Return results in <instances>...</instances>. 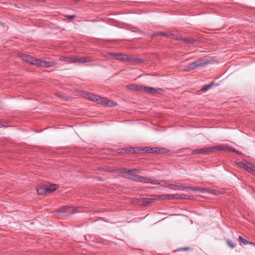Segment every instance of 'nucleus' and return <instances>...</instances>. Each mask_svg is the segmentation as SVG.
<instances>
[{
	"mask_svg": "<svg viewBox=\"0 0 255 255\" xmlns=\"http://www.w3.org/2000/svg\"><path fill=\"white\" fill-rule=\"evenodd\" d=\"M227 244L229 247H230L231 248L234 249L235 248V245L230 240H228L227 241Z\"/></svg>",
	"mask_w": 255,
	"mask_h": 255,
	"instance_id": "nucleus-23",
	"label": "nucleus"
},
{
	"mask_svg": "<svg viewBox=\"0 0 255 255\" xmlns=\"http://www.w3.org/2000/svg\"><path fill=\"white\" fill-rule=\"evenodd\" d=\"M19 56L23 61L35 65L36 61H36L37 59L34 58L32 56L25 54H20Z\"/></svg>",
	"mask_w": 255,
	"mask_h": 255,
	"instance_id": "nucleus-9",
	"label": "nucleus"
},
{
	"mask_svg": "<svg viewBox=\"0 0 255 255\" xmlns=\"http://www.w3.org/2000/svg\"><path fill=\"white\" fill-rule=\"evenodd\" d=\"M150 153H155L160 151L159 149L156 147L150 148V149H147Z\"/></svg>",
	"mask_w": 255,
	"mask_h": 255,
	"instance_id": "nucleus-22",
	"label": "nucleus"
},
{
	"mask_svg": "<svg viewBox=\"0 0 255 255\" xmlns=\"http://www.w3.org/2000/svg\"><path fill=\"white\" fill-rule=\"evenodd\" d=\"M164 35V36H167V35L165 34L164 33H159L156 34V35Z\"/></svg>",
	"mask_w": 255,
	"mask_h": 255,
	"instance_id": "nucleus-26",
	"label": "nucleus"
},
{
	"mask_svg": "<svg viewBox=\"0 0 255 255\" xmlns=\"http://www.w3.org/2000/svg\"><path fill=\"white\" fill-rule=\"evenodd\" d=\"M74 17H75L74 15L69 16V18H74Z\"/></svg>",
	"mask_w": 255,
	"mask_h": 255,
	"instance_id": "nucleus-29",
	"label": "nucleus"
},
{
	"mask_svg": "<svg viewBox=\"0 0 255 255\" xmlns=\"http://www.w3.org/2000/svg\"><path fill=\"white\" fill-rule=\"evenodd\" d=\"M238 241L240 243H243L244 245H248L249 244V242L246 239L243 238L241 236L239 237Z\"/></svg>",
	"mask_w": 255,
	"mask_h": 255,
	"instance_id": "nucleus-19",
	"label": "nucleus"
},
{
	"mask_svg": "<svg viewBox=\"0 0 255 255\" xmlns=\"http://www.w3.org/2000/svg\"><path fill=\"white\" fill-rule=\"evenodd\" d=\"M185 40H186V41H187V42H193V40H186V39Z\"/></svg>",
	"mask_w": 255,
	"mask_h": 255,
	"instance_id": "nucleus-28",
	"label": "nucleus"
},
{
	"mask_svg": "<svg viewBox=\"0 0 255 255\" xmlns=\"http://www.w3.org/2000/svg\"><path fill=\"white\" fill-rule=\"evenodd\" d=\"M214 151H220V150H228V151H232L234 152H236L238 154H241L240 152L237 151L234 148H233L229 147L228 146H227V145H224L223 144H220V145H218L217 146H214Z\"/></svg>",
	"mask_w": 255,
	"mask_h": 255,
	"instance_id": "nucleus-10",
	"label": "nucleus"
},
{
	"mask_svg": "<svg viewBox=\"0 0 255 255\" xmlns=\"http://www.w3.org/2000/svg\"><path fill=\"white\" fill-rule=\"evenodd\" d=\"M245 169L253 174H255V166L250 163H248Z\"/></svg>",
	"mask_w": 255,
	"mask_h": 255,
	"instance_id": "nucleus-13",
	"label": "nucleus"
},
{
	"mask_svg": "<svg viewBox=\"0 0 255 255\" xmlns=\"http://www.w3.org/2000/svg\"><path fill=\"white\" fill-rule=\"evenodd\" d=\"M137 173H142V170L139 169H131L129 170V173L130 174V176H128V178H131L132 179H133V178L135 176L132 177L131 176Z\"/></svg>",
	"mask_w": 255,
	"mask_h": 255,
	"instance_id": "nucleus-15",
	"label": "nucleus"
},
{
	"mask_svg": "<svg viewBox=\"0 0 255 255\" xmlns=\"http://www.w3.org/2000/svg\"><path fill=\"white\" fill-rule=\"evenodd\" d=\"M163 186L165 187H168L171 189L173 190H177L179 189L181 190H184L186 189H188L189 188L187 187H183L182 186H180L178 184H175L172 183L168 181H164V182L163 183Z\"/></svg>",
	"mask_w": 255,
	"mask_h": 255,
	"instance_id": "nucleus-7",
	"label": "nucleus"
},
{
	"mask_svg": "<svg viewBox=\"0 0 255 255\" xmlns=\"http://www.w3.org/2000/svg\"><path fill=\"white\" fill-rule=\"evenodd\" d=\"M217 191H213L211 193L214 194H217Z\"/></svg>",
	"mask_w": 255,
	"mask_h": 255,
	"instance_id": "nucleus-27",
	"label": "nucleus"
},
{
	"mask_svg": "<svg viewBox=\"0 0 255 255\" xmlns=\"http://www.w3.org/2000/svg\"><path fill=\"white\" fill-rule=\"evenodd\" d=\"M193 154L202 153L204 154V148H200L194 150L192 151Z\"/></svg>",
	"mask_w": 255,
	"mask_h": 255,
	"instance_id": "nucleus-21",
	"label": "nucleus"
},
{
	"mask_svg": "<svg viewBox=\"0 0 255 255\" xmlns=\"http://www.w3.org/2000/svg\"><path fill=\"white\" fill-rule=\"evenodd\" d=\"M82 96L86 99L94 101L99 104H103L106 106L113 107L117 106V103L112 100H108L106 98H101L93 94L83 92Z\"/></svg>",
	"mask_w": 255,
	"mask_h": 255,
	"instance_id": "nucleus-1",
	"label": "nucleus"
},
{
	"mask_svg": "<svg viewBox=\"0 0 255 255\" xmlns=\"http://www.w3.org/2000/svg\"><path fill=\"white\" fill-rule=\"evenodd\" d=\"M128 152H130V151H129V150L127 149H123L122 151H120V152L122 153H128Z\"/></svg>",
	"mask_w": 255,
	"mask_h": 255,
	"instance_id": "nucleus-25",
	"label": "nucleus"
},
{
	"mask_svg": "<svg viewBox=\"0 0 255 255\" xmlns=\"http://www.w3.org/2000/svg\"><path fill=\"white\" fill-rule=\"evenodd\" d=\"M190 198V196L188 195L185 194H178V199H188Z\"/></svg>",
	"mask_w": 255,
	"mask_h": 255,
	"instance_id": "nucleus-20",
	"label": "nucleus"
},
{
	"mask_svg": "<svg viewBox=\"0 0 255 255\" xmlns=\"http://www.w3.org/2000/svg\"><path fill=\"white\" fill-rule=\"evenodd\" d=\"M133 180L143 182V183H149L154 185H160L163 186V183L164 180H157L151 179L150 178H147L141 176L136 175L133 178Z\"/></svg>",
	"mask_w": 255,
	"mask_h": 255,
	"instance_id": "nucleus-3",
	"label": "nucleus"
},
{
	"mask_svg": "<svg viewBox=\"0 0 255 255\" xmlns=\"http://www.w3.org/2000/svg\"><path fill=\"white\" fill-rule=\"evenodd\" d=\"M60 212L62 213V215L67 216L73 214L75 212V210L71 207H63L61 209Z\"/></svg>",
	"mask_w": 255,
	"mask_h": 255,
	"instance_id": "nucleus-12",
	"label": "nucleus"
},
{
	"mask_svg": "<svg viewBox=\"0 0 255 255\" xmlns=\"http://www.w3.org/2000/svg\"><path fill=\"white\" fill-rule=\"evenodd\" d=\"M183 250H187V248H184L183 249Z\"/></svg>",
	"mask_w": 255,
	"mask_h": 255,
	"instance_id": "nucleus-31",
	"label": "nucleus"
},
{
	"mask_svg": "<svg viewBox=\"0 0 255 255\" xmlns=\"http://www.w3.org/2000/svg\"><path fill=\"white\" fill-rule=\"evenodd\" d=\"M37 192L39 195H43L47 193L46 186L39 187L37 188Z\"/></svg>",
	"mask_w": 255,
	"mask_h": 255,
	"instance_id": "nucleus-14",
	"label": "nucleus"
},
{
	"mask_svg": "<svg viewBox=\"0 0 255 255\" xmlns=\"http://www.w3.org/2000/svg\"><path fill=\"white\" fill-rule=\"evenodd\" d=\"M207 63L203 59H199L194 62L192 63L189 65L186 66V70L190 71L196 69L199 67H201L206 65Z\"/></svg>",
	"mask_w": 255,
	"mask_h": 255,
	"instance_id": "nucleus-5",
	"label": "nucleus"
},
{
	"mask_svg": "<svg viewBox=\"0 0 255 255\" xmlns=\"http://www.w3.org/2000/svg\"><path fill=\"white\" fill-rule=\"evenodd\" d=\"M57 187L58 186L56 184H51L48 186H46L47 193H50L55 191L57 189Z\"/></svg>",
	"mask_w": 255,
	"mask_h": 255,
	"instance_id": "nucleus-16",
	"label": "nucleus"
},
{
	"mask_svg": "<svg viewBox=\"0 0 255 255\" xmlns=\"http://www.w3.org/2000/svg\"><path fill=\"white\" fill-rule=\"evenodd\" d=\"M204 154H207V153H208L209 152H215L214 151V146L208 147L204 148Z\"/></svg>",
	"mask_w": 255,
	"mask_h": 255,
	"instance_id": "nucleus-17",
	"label": "nucleus"
},
{
	"mask_svg": "<svg viewBox=\"0 0 255 255\" xmlns=\"http://www.w3.org/2000/svg\"><path fill=\"white\" fill-rule=\"evenodd\" d=\"M35 65L44 68L51 67L56 64V63L53 61H48L46 60H41L39 59H37Z\"/></svg>",
	"mask_w": 255,
	"mask_h": 255,
	"instance_id": "nucleus-8",
	"label": "nucleus"
},
{
	"mask_svg": "<svg viewBox=\"0 0 255 255\" xmlns=\"http://www.w3.org/2000/svg\"><path fill=\"white\" fill-rule=\"evenodd\" d=\"M248 163V162H247L245 161H243L238 162L237 164L240 167L245 169Z\"/></svg>",
	"mask_w": 255,
	"mask_h": 255,
	"instance_id": "nucleus-18",
	"label": "nucleus"
},
{
	"mask_svg": "<svg viewBox=\"0 0 255 255\" xmlns=\"http://www.w3.org/2000/svg\"><path fill=\"white\" fill-rule=\"evenodd\" d=\"M128 89L137 91H143L147 93L154 94L158 93L159 91H161V89H155L150 87H144L139 85L129 84L127 86Z\"/></svg>",
	"mask_w": 255,
	"mask_h": 255,
	"instance_id": "nucleus-2",
	"label": "nucleus"
},
{
	"mask_svg": "<svg viewBox=\"0 0 255 255\" xmlns=\"http://www.w3.org/2000/svg\"><path fill=\"white\" fill-rule=\"evenodd\" d=\"M154 199H161L165 200H171L173 199H178V194H169V195H154Z\"/></svg>",
	"mask_w": 255,
	"mask_h": 255,
	"instance_id": "nucleus-11",
	"label": "nucleus"
},
{
	"mask_svg": "<svg viewBox=\"0 0 255 255\" xmlns=\"http://www.w3.org/2000/svg\"><path fill=\"white\" fill-rule=\"evenodd\" d=\"M60 60H63L65 61H68L71 63H85L89 62V60H87L86 58L83 57H61L59 58Z\"/></svg>",
	"mask_w": 255,
	"mask_h": 255,
	"instance_id": "nucleus-4",
	"label": "nucleus"
},
{
	"mask_svg": "<svg viewBox=\"0 0 255 255\" xmlns=\"http://www.w3.org/2000/svg\"><path fill=\"white\" fill-rule=\"evenodd\" d=\"M199 191H200L201 192H204L205 191V190L204 189H202V190H199Z\"/></svg>",
	"mask_w": 255,
	"mask_h": 255,
	"instance_id": "nucleus-30",
	"label": "nucleus"
},
{
	"mask_svg": "<svg viewBox=\"0 0 255 255\" xmlns=\"http://www.w3.org/2000/svg\"><path fill=\"white\" fill-rule=\"evenodd\" d=\"M107 57L110 59H116L123 61L129 60V58L127 55L119 53H110L107 54Z\"/></svg>",
	"mask_w": 255,
	"mask_h": 255,
	"instance_id": "nucleus-6",
	"label": "nucleus"
},
{
	"mask_svg": "<svg viewBox=\"0 0 255 255\" xmlns=\"http://www.w3.org/2000/svg\"><path fill=\"white\" fill-rule=\"evenodd\" d=\"M213 85H214L213 83H211V84H209L208 85H207L206 87H205L203 89V90H204V91L208 90V89H209L210 88H211L212 86H213Z\"/></svg>",
	"mask_w": 255,
	"mask_h": 255,
	"instance_id": "nucleus-24",
	"label": "nucleus"
}]
</instances>
